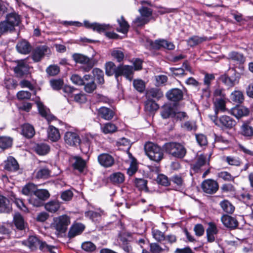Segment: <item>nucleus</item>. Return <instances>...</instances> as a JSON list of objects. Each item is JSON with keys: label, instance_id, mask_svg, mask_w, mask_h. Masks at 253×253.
Segmentation results:
<instances>
[{"label": "nucleus", "instance_id": "f257e3e1", "mask_svg": "<svg viewBox=\"0 0 253 253\" xmlns=\"http://www.w3.org/2000/svg\"><path fill=\"white\" fill-rule=\"evenodd\" d=\"M146 155L149 159L156 163H160L163 159L164 150L158 144L151 141L146 142L144 146Z\"/></svg>", "mask_w": 253, "mask_h": 253}, {"label": "nucleus", "instance_id": "f03ea898", "mask_svg": "<svg viewBox=\"0 0 253 253\" xmlns=\"http://www.w3.org/2000/svg\"><path fill=\"white\" fill-rule=\"evenodd\" d=\"M168 99L171 102L170 104H165L162 107L161 115L164 119L174 118L176 112L174 108H176L179 106V102L183 100V96H166Z\"/></svg>", "mask_w": 253, "mask_h": 253}, {"label": "nucleus", "instance_id": "7ed1b4c3", "mask_svg": "<svg viewBox=\"0 0 253 253\" xmlns=\"http://www.w3.org/2000/svg\"><path fill=\"white\" fill-rule=\"evenodd\" d=\"M163 148L166 154L176 159H183L187 153L185 146L179 142L165 143L163 145Z\"/></svg>", "mask_w": 253, "mask_h": 253}, {"label": "nucleus", "instance_id": "20e7f679", "mask_svg": "<svg viewBox=\"0 0 253 253\" xmlns=\"http://www.w3.org/2000/svg\"><path fill=\"white\" fill-rule=\"evenodd\" d=\"M19 22L20 18L18 15L14 13L8 14L5 20L0 22V33L3 34L13 31Z\"/></svg>", "mask_w": 253, "mask_h": 253}, {"label": "nucleus", "instance_id": "39448f33", "mask_svg": "<svg viewBox=\"0 0 253 253\" xmlns=\"http://www.w3.org/2000/svg\"><path fill=\"white\" fill-rule=\"evenodd\" d=\"M211 119L215 125L220 127L222 130H230L236 125V121L232 117L227 115H222L220 117L213 116Z\"/></svg>", "mask_w": 253, "mask_h": 253}, {"label": "nucleus", "instance_id": "423d86ee", "mask_svg": "<svg viewBox=\"0 0 253 253\" xmlns=\"http://www.w3.org/2000/svg\"><path fill=\"white\" fill-rule=\"evenodd\" d=\"M70 223V217L66 214H63L53 218L52 227L58 234H62L67 231Z\"/></svg>", "mask_w": 253, "mask_h": 253}, {"label": "nucleus", "instance_id": "0eeeda50", "mask_svg": "<svg viewBox=\"0 0 253 253\" xmlns=\"http://www.w3.org/2000/svg\"><path fill=\"white\" fill-rule=\"evenodd\" d=\"M220 79L227 86L232 87L239 83V74L234 69H232L227 74L221 76Z\"/></svg>", "mask_w": 253, "mask_h": 253}, {"label": "nucleus", "instance_id": "6e6552de", "mask_svg": "<svg viewBox=\"0 0 253 253\" xmlns=\"http://www.w3.org/2000/svg\"><path fill=\"white\" fill-rule=\"evenodd\" d=\"M72 57L76 63L87 65L84 68L85 72L89 71L95 64L94 61L92 58H89L87 56L81 53H74L73 54Z\"/></svg>", "mask_w": 253, "mask_h": 253}, {"label": "nucleus", "instance_id": "1a4fd4ad", "mask_svg": "<svg viewBox=\"0 0 253 253\" xmlns=\"http://www.w3.org/2000/svg\"><path fill=\"white\" fill-rule=\"evenodd\" d=\"M201 187L204 193L212 195L219 189V185L216 180L209 178L204 180L202 182Z\"/></svg>", "mask_w": 253, "mask_h": 253}, {"label": "nucleus", "instance_id": "9d476101", "mask_svg": "<svg viewBox=\"0 0 253 253\" xmlns=\"http://www.w3.org/2000/svg\"><path fill=\"white\" fill-rule=\"evenodd\" d=\"M64 140L66 144L71 147H77L81 143L80 134L76 132L71 131L65 133Z\"/></svg>", "mask_w": 253, "mask_h": 253}, {"label": "nucleus", "instance_id": "9b49d317", "mask_svg": "<svg viewBox=\"0 0 253 253\" xmlns=\"http://www.w3.org/2000/svg\"><path fill=\"white\" fill-rule=\"evenodd\" d=\"M97 161L100 165L105 168L112 167L115 164L114 157L111 155L106 153L99 154L97 157Z\"/></svg>", "mask_w": 253, "mask_h": 253}, {"label": "nucleus", "instance_id": "f8f14e48", "mask_svg": "<svg viewBox=\"0 0 253 253\" xmlns=\"http://www.w3.org/2000/svg\"><path fill=\"white\" fill-rule=\"evenodd\" d=\"M210 160L208 162L207 161V157L205 155L201 154L197 158L195 163L191 164V169L195 173H199L203 167L206 165L210 166Z\"/></svg>", "mask_w": 253, "mask_h": 253}, {"label": "nucleus", "instance_id": "ddd939ff", "mask_svg": "<svg viewBox=\"0 0 253 253\" xmlns=\"http://www.w3.org/2000/svg\"><path fill=\"white\" fill-rule=\"evenodd\" d=\"M50 52L49 48L46 45H40L36 47L32 53V58L35 62L40 61L46 54Z\"/></svg>", "mask_w": 253, "mask_h": 253}, {"label": "nucleus", "instance_id": "4468645a", "mask_svg": "<svg viewBox=\"0 0 253 253\" xmlns=\"http://www.w3.org/2000/svg\"><path fill=\"white\" fill-rule=\"evenodd\" d=\"M15 62L17 65L14 68V72L17 77H21L29 73V66L26 60H17Z\"/></svg>", "mask_w": 253, "mask_h": 253}, {"label": "nucleus", "instance_id": "2eb2a0df", "mask_svg": "<svg viewBox=\"0 0 253 253\" xmlns=\"http://www.w3.org/2000/svg\"><path fill=\"white\" fill-rule=\"evenodd\" d=\"M200 88L201 90V92L203 94L205 95H210L211 93H212L213 95L225 94V92L223 88L218 84H216L213 87L212 91L211 90L210 85H204V84H201V85L200 86L199 88L198 89H200Z\"/></svg>", "mask_w": 253, "mask_h": 253}, {"label": "nucleus", "instance_id": "dca6fc26", "mask_svg": "<svg viewBox=\"0 0 253 253\" xmlns=\"http://www.w3.org/2000/svg\"><path fill=\"white\" fill-rule=\"evenodd\" d=\"M221 221L225 227L230 230L235 229L239 226L236 218L228 214L223 215L221 217Z\"/></svg>", "mask_w": 253, "mask_h": 253}, {"label": "nucleus", "instance_id": "f3484780", "mask_svg": "<svg viewBox=\"0 0 253 253\" xmlns=\"http://www.w3.org/2000/svg\"><path fill=\"white\" fill-rule=\"evenodd\" d=\"M32 150L39 156H45L47 155L50 151V146L44 142L35 143Z\"/></svg>", "mask_w": 253, "mask_h": 253}, {"label": "nucleus", "instance_id": "a211bd4d", "mask_svg": "<svg viewBox=\"0 0 253 253\" xmlns=\"http://www.w3.org/2000/svg\"><path fill=\"white\" fill-rule=\"evenodd\" d=\"M170 186L172 189L174 190H179L184 188L185 184L184 178L181 174H176L173 175L170 177Z\"/></svg>", "mask_w": 253, "mask_h": 253}, {"label": "nucleus", "instance_id": "6ab92c4d", "mask_svg": "<svg viewBox=\"0 0 253 253\" xmlns=\"http://www.w3.org/2000/svg\"><path fill=\"white\" fill-rule=\"evenodd\" d=\"M3 169L9 172H15L19 169L17 161L12 156H8L3 162Z\"/></svg>", "mask_w": 253, "mask_h": 253}, {"label": "nucleus", "instance_id": "aec40b11", "mask_svg": "<svg viewBox=\"0 0 253 253\" xmlns=\"http://www.w3.org/2000/svg\"><path fill=\"white\" fill-rule=\"evenodd\" d=\"M85 225L81 223H74L70 227L68 233V237L70 239L81 235L85 229Z\"/></svg>", "mask_w": 253, "mask_h": 253}, {"label": "nucleus", "instance_id": "412c9836", "mask_svg": "<svg viewBox=\"0 0 253 253\" xmlns=\"http://www.w3.org/2000/svg\"><path fill=\"white\" fill-rule=\"evenodd\" d=\"M133 69L132 66L128 65H120L118 66L117 78L120 76H124L126 79L131 81L132 79Z\"/></svg>", "mask_w": 253, "mask_h": 253}, {"label": "nucleus", "instance_id": "4be33fe9", "mask_svg": "<svg viewBox=\"0 0 253 253\" xmlns=\"http://www.w3.org/2000/svg\"><path fill=\"white\" fill-rule=\"evenodd\" d=\"M249 113L250 111L248 108L241 105H236L231 109V114L237 119L247 116Z\"/></svg>", "mask_w": 253, "mask_h": 253}, {"label": "nucleus", "instance_id": "5701e85b", "mask_svg": "<svg viewBox=\"0 0 253 253\" xmlns=\"http://www.w3.org/2000/svg\"><path fill=\"white\" fill-rule=\"evenodd\" d=\"M218 230L216 224L213 222L208 223V227L206 230L207 241L209 243H212L215 241L214 236L218 233Z\"/></svg>", "mask_w": 253, "mask_h": 253}, {"label": "nucleus", "instance_id": "b1692460", "mask_svg": "<svg viewBox=\"0 0 253 253\" xmlns=\"http://www.w3.org/2000/svg\"><path fill=\"white\" fill-rule=\"evenodd\" d=\"M84 25L86 28L92 29L93 31L100 33L110 29V26L107 24H100L97 23H90L84 21Z\"/></svg>", "mask_w": 253, "mask_h": 253}, {"label": "nucleus", "instance_id": "393cba45", "mask_svg": "<svg viewBox=\"0 0 253 253\" xmlns=\"http://www.w3.org/2000/svg\"><path fill=\"white\" fill-rule=\"evenodd\" d=\"M151 96H148V98L145 102V109L149 112L156 111L159 108V105L153 99L150 98ZM153 98H156L159 100L162 96H151Z\"/></svg>", "mask_w": 253, "mask_h": 253}, {"label": "nucleus", "instance_id": "a878e982", "mask_svg": "<svg viewBox=\"0 0 253 253\" xmlns=\"http://www.w3.org/2000/svg\"><path fill=\"white\" fill-rule=\"evenodd\" d=\"M114 115L115 112L112 110L106 107H101L97 110L98 116L105 120H111Z\"/></svg>", "mask_w": 253, "mask_h": 253}, {"label": "nucleus", "instance_id": "bb28decb", "mask_svg": "<svg viewBox=\"0 0 253 253\" xmlns=\"http://www.w3.org/2000/svg\"><path fill=\"white\" fill-rule=\"evenodd\" d=\"M60 206V202L56 199L50 200L43 205L45 210L52 213H54L58 211Z\"/></svg>", "mask_w": 253, "mask_h": 253}, {"label": "nucleus", "instance_id": "cd10ccee", "mask_svg": "<svg viewBox=\"0 0 253 253\" xmlns=\"http://www.w3.org/2000/svg\"><path fill=\"white\" fill-rule=\"evenodd\" d=\"M240 133L242 135L250 139L253 137V127L249 122H244L240 127Z\"/></svg>", "mask_w": 253, "mask_h": 253}, {"label": "nucleus", "instance_id": "c85d7f7f", "mask_svg": "<svg viewBox=\"0 0 253 253\" xmlns=\"http://www.w3.org/2000/svg\"><path fill=\"white\" fill-rule=\"evenodd\" d=\"M152 47L155 49H160L162 47L172 50L174 48V44L165 40H157L151 44Z\"/></svg>", "mask_w": 253, "mask_h": 253}, {"label": "nucleus", "instance_id": "c756f323", "mask_svg": "<svg viewBox=\"0 0 253 253\" xmlns=\"http://www.w3.org/2000/svg\"><path fill=\"white\" fill-rule=\"evenodd\" d=\"M47 132L48 139L52 142L58 141L61 137L59 129L53 125H49Z\"/></svg>", "mask_w": 253, "mask_h": 253}, {"label": "nucleus", "instance_id": "7c9ffc66", "mask_svg": "<svg viewBox=\"0 0 253 253\" xmlns=\"http://www.w3.org/2000/svg\"><path fill=\"white\" fill-rule=\"evenodd\" d=\"M108 179L113 185H119L125 181V176L121 172H116L110 174Z\"/></svg>", "mask_w": 253, "mask_h": 253}, {"label": "nucleus", "instance_id": "2f4dec72", "mask_svg": "<svg viewBox=\"0 0 253 253\" xmlns=\"http://www.w3.org/2000/svg\"><path fill=\"white\" fill-rule=\"evenodd\" d=\"M12 211L9 200L3 195H0V212L9 213Z\"/></svg>", "mask_w": 253, "mask_h": 253}, {"label": "nucleus", "instance_id": "473e14b6", "mask_svg": "<svg viewBox=\"0 0 253 253\" xmlns=\"http://www.w3.org/2000/svg\"><path fill=\"white\" fill-rule=\"evenodd\" d=\"M13 223L18 230H24L27 223L25 221L23 216L19 212L15 213L13 216Z\"/></svg>", "mask_w": 253, "mask_h": 253}, {"label": "nucleus", "instance_id": "72a5a7b5", "mask_svg": "<svg viewBox=\"0 0 253 253\" xmlns=\"http://www.w3.org/2000/svg\"><path fill=\"white\" fill-rule=\"evenodd\" d=\"M10 199L20 210L25 212H29L28 208L24 204V200L22 199L17 198L13 193H11L10 195Z\"/></svg>", "mask_w": 253, "mask_h": 253}, {"label": "nucleus", "instance_id": "f704fd0d", "mask_svg": "<svg viewBox=\"0 0 253 253\" xmlns=\"http://www.w3.org/2000/svg\"><path fill=\"white\" fill-rule=\"evenodd\" d=\"M214 107L215 115L217 116L218 112H224L226 110V102L222 98H215L213 100Z\"/></svg>", "mask_w": 253, "mask_h": 253}, {"label": "nucleus", "instance_id": "c9c22d12", "mask_svg": "<svg viewBox=\"0 0 253 253\" xmlns=\"http://www.w3.org/2000/svg\"><path fill=\"white\" fill-rule=\"evenodd\" d=\"M228 59L239 65L244 64L246 60L243 54L236 51L230 52L228 54Z\"/></svg>", "mask_w": 253, "mask_h": 253}, {"label": "nucleus", "instance_id": "e433bc0d", "mask_svg": "<svg viewBox=\"0 0 253 253\" xmlns=\"http://www.w3.org/2000/svg\"><path fill=\"white\" fill-rule=\"evenodd\" d=\"M74 159L75 162L72 165L73 168L80 172H83L86 167L85 161L80 156H75Z\"/></svg>", "mask_w": 253, "mask_h": 253}, {"label": "nucleus", "instance_id": "4c0bfd02", "mask_svg": "<svg viewBox=\"0 0 253 253\" xmlns=\"http://www.w3.org/2000/svg\"><path fill=\"white\" fill-rule=\"evenodd\" d=\"M16 49L18 52L23 54H27L30 52L31 46L28 42L23 40L19 42L17 44Z\"/></svg>", "mask_w": 253, "mask_h": 253}, {"label": "nucleus", "instance_id": "58836bf2", "mask_svg": "<svg viewBox=\"0 0 253 253\" xmlns=\"http://www.w3.org/2000/svg\"><path fill=\"white\" fill-rule=\"evenodd\" d=\"M22 134L27 138H32L35 134L33 126L29 124H24L22 127Z\"/></svg>", "mask_w": 253, "mask_h": 253}, {"label": "nucleus", "instance_id": "ea45409f", "mask_svg": "<svg viewBox=\"0 0 253 253\" xmlns=\"http://www.w3.org/2000/svg\"><path fill=\"white\" fill-rule=\"evenodd\" d=\"M37 188L36 185L32 182H28L23 187L21 192L23 195L30 197L35 193Z\"/></svg>", "mask_w": 253, "mask_h": 253}, {"label": "nucleus", "instance_id": "a19ab883", "mask_svg": "<svg viewBox=\"0 0 253 253\" xmlns=\"http://www.w3.org/2000/svg\"><path fill=\"white\" fill-rule=\"evenodd\" d=\"M147 180L141 178H135L133 183L136 188L140 191H148Z\"/></svg>", "mask_w": 253, "mask_h": 253}, {"label": "nucleus", "instance_id": "79ce46f5", "mask_svg": "<svg viewBox=\"0 0 253 253\" xmlns=\"http://www.w3.org/2000/svg\"><path fill=\"white\" fill-rule=\"evenodd\" d=\"M105 66V73L107 76H111L114 75L115 77L117 78V73L118 72V67H116L115 64L111 61L107 62Z\"/></svg>", "mask_w": 253, "mask_h": 253}, {"label": "nucleus", "instance_id": "37998d69", "mask_svg": "<svg viewBox=\"0 0 253 253\" xmlns=\"http://www.w3.org/2000/svg\"><path fill=\"white\" fill-rule=\"evenodd\" d=\"M117 126L111 123H107L101 126L102 132L105 134L114 133L117 131Z\"/></svg>", "mask_w": 253, "mask_h": 253}, {"label": "nucleus", "instance_id": "c03bdc74", "mask_svg": "<svg viewBox=\"0 0 253 253\" xmlns=\"http://www.w3.org/2000/svg\"><path fill=\"white\" fill-rule=\"evenodd\" d=\"M13 139L8 136H0V148L5 150L12 145Z\"/></svg>", "mask_w": 253, "mask_h": 253}, {"label": "nucleus", "instance_id": "a18cd8bd", "mask_svg": "<svg viewBox=\"0 0 253 253\" xmlns=\"http://www.w3.org/2000/svg\"><path fill=\"white\" fill-rule=\"evenodd\" d=\"M219 205L223 211L227 213L232 214L235 211L234 206L227 200L220 202Z\"/></svg>", "mask_w": 253, "mask_h": 253}, {"label": "nucleus", "instance_id": "49530a36", "mask_svg": "<svg viewBox=\"0 0 253 253\" xmlns=\"http://www.w3.org/2000/svg\"><path fill=\"white\" fill-rule=\"evenodd\" d=\"M35 194L36 196L39 197L43 203H45V201H46L50 196L49 191L45 189H39L37 188Z\"/></svg>", "mask_w": 253, "mask_h": 253}, {"label": "nucleus", "instance_id": "de8ad7c7", "mask_svg": "<svg viewBox=\"0 0 253 253\" xmlns=\"http://www.w3.org/2000/svg\"><path fill=\"white\" fill-rule=\"evenodd\" d=\"M169 248L167 246H165L164 248H162L158 243H153L150 244V251L152 253H162L164 251L168 252Z\"/></svg>", "mask_w": 253, "mask_h": 253}, {"label": "nucleus", "instance_id": "09e8293b", "mask_svg": "<svg viewBox=\"0 0 253 253\" xmlns=\"http://www.w3.org/2000/svg\"><path fill=\"white\" fill-rule=\"evenodd\" d=\"M51 170L47 168H43L37 172L36 177L38 178L46 179L51 176Z\"/></svg>", "mask_w": 253, "mask_h": 253}, {"label": "nucleus", "instance_id": "8fccbe9b", "mask_svg": "<svg viewBox=\"0 0 253 253\" xmlns=\"http://www.w3.org/2000/svg\"><path fill=\"white\" fill-rule=\"evenodd\" d=\"M40 240L35 236H30L27 239L28 246L32 251H35L37 249Z\"/></svg>", "mask_w": 253, "mask_h": 253}, {"label": "nucleus", "instance_id": "3c124183", "mask_svg": "<svg viewBox=\"0 0 253 253\" xmlns=\"http://www.w3.org/2000/svg\"><path fill=\"white\" fill-rule=\"evenodd\" d=\"M156 181L159 185L163 186H170V178H169L167 176L164 174H159L157 177Z\"/></svg>", "mask_w": 253, "mask_h": 253}, {"label": "nucleus", "instance_id": "603ef678", "mask_svg": "<svg viewBox=\"0 0 253 253\" xmlns=\"http://www.w3.org/2000/svg\"><path fill=\"white\" fill-rule=\"evenodd\" d=\"M92 73L94 79L98 84H103L104 83V73L101 70L98 68H95L92 70Z\"/></svg>", "mask_w": 253, "mask_h": 253}, {"label": "nucleus", "instance_id": "864d4df0", "mask_svg": "<svg viewBox=\"0 0 253 253\" xmlns=\"http://www.w3.org/2000/svg\"><path fill=\"white\" fill-rule=\"evenodd\" d=\"M118 22L120 27L117 29V31L122 33H126L128 30L129 25L125 20L124 17L121 16V19L118 20Z\"/></svg>", "mask_w": 253, "mask_h": 253}, {"label": "nucleus", "instance_id": "5fc2aeb1", "mask_svg": "<svg viewBox=\"0 0 253 253\" xmlns=\"http://www.w3.org/2000/svg\"><path fill=\"white\" fill-rule=\"evenodd\" d=\"M28 202L35 207H40L43 206L44 204L39 197L36 196V194H32L28 199Z\"/></svg>", "mask_w": 253, "mask_h": 253}, {"label": "nucleus", "instance_id": "6e6d98bb", "mask_svg": "<svg viewBox=\"0 0 253 253\" xmlns=\"http://www.w3.org/2000/svg\"><path fill=\"white\" fill-rule=\"evenodd\" d=\"M205 38L199 37L198 36H193L187 40V43L190 46H194L206 40Z\"/></svg>", "mask_w": 253, "mask_h": 253}, {"label": "nucleus", "instance_id": "4d7b16f0", "mask_svg": "<svg viewBox=\"0 0 253 253\" xmlns=\"http://www.w3.org/2000/svg\"><path fill=\"white\" fill-rule=\"evenodd\" d=\"M133 84L135 89L140 93H142L145 88V82L140 79L134 80Z\"/></svg>", "mask_w": 253, "mask_h": 253}, {"label": "nucleus", "instance_id": "13d9d810", "mask_svg": "<svg viewBox=\"0 0 253 253\" xmlns=\"http://www.w3.org/2000/svg\"><path fill=\"white\" fill-rule=\"evenodd\" d=\"M49 83L51 86L54 90L60 89L64 84V81L61 79H52Z\"/></svg>", "mask_w": 253, "mask_h": 253}, {"label": "nucleus", "instance_id": "bf43d9fd", "mask_svg": "<svg viewBox=\"0 0 253 253\" xmlns=\"http://www.w3.org/2000/svg\"><path fill=\"white\" fill-rule=\"evenodd\" d=\"M138 11L142 16L145 17L146 19H151L153 11L150 8L142 6L139 8Z\"/></svg>", "mask_w": 253, "mask_h": 253}, {"label": "nucleus", "instance_id": "052dcab7", "mask_svg": "<svg viewBox=\"0 0 253 253\" xmlns=\"http://www.w3.org/2000/svg\"><path fill=\"white\" fill-rule=\"evenodd\" d=\"M36 103L37 104L40 115L42 117L44 118L45 116H46L47 112L46 110L45 106L44 105L43 103L40 100L39 96H38V100H36Z\"/></svg>", "mask_w": 253, "mask_h": 253}, {"label": "nucleus", "instance_id": "680f3d73", "mask_svg": "<svg viewBox=\"0 0 253 253\" xmlns=\"http://www.w3.org/2000/svg\"><path fill=\"white\" fill-rule=\"evenodd\" d=\"M90 145V140L88 138H86L83 142L81 141V144L79 146L80 147V149L83 153L86 154L89 151Z\"/></svg>", "mask_w": 253, "mask_h": 253}, {"label": "nucleus", "instance_id": "e2e57ef3", "mask_svg": "<svg viewBox=\"0 0 253 253\" xmlns=\"http://www.w3.org/2000/svg\"><path fill=\"white\" fill-rule=\"evenodd\" d=\"M196 139L198 144L201 146H205L208 145V139L207 136L202 134H196Z\"/></svg>", "mask_w": 253, "mask_h": 253}, {"label": "nucleus", "instance_id": "0e129e2a", "mask_svg": "<svg viewBox=\"0 0 253 253\" xmlns=\"http://www.w3.org/2000/svg\"><path fill=\"white\" fill-rule=\"evenodd\" d=\"M181 126L188 131H195L197 129L196 123L189 121L185 122L183 125H182Z\"/></svg>", "mask_w": 253, "mask_h": 253}, {"label": "nucleus", "instance_id": "69168bd1", "mask_svg": "<svg viewBox=\"0 0 253 253\" xmlns=\"http://www.w3.org/2000/svg\"><path fill=\"white\" fill-rule=\"evenodd\" d=\"M150 21V19H146L145 17L142 16L137 17L133 21V24L137 27H140L148 23Z\"/></svg>", "mask_w": 253, "mask_h": 253}, {"label": "nucleus", "instance_id": "338daca9", "mask_svg": "<svg viewBox=\"0 0 253 253\" xmlns=\"http://www.w3.org/2000/svg\"><path fill=\"white\" fill-rule=\"evenodd\" d=\"M46 72L50 76H54L58 74L60 68L57 65H50L46 69Z\"/></svg>", "mask_w": 253, "mask_h": 253}, {"label": "nucleus", "instance_id": "774afa93", "mask_svg": "<svg viewBox=\"0 0 253 253\" xmlns=\"http://www.w3.org/2000/svg\"><path fill=\"white\" fill-rule=\"evenodd\" d=\"M138 170V166L136 163V160L134 159L131 162L129 168L127 170V174L131 176L134 174Z\"/></svg>", "mask_w": 253, "mask_h": 253}]
</instances>
